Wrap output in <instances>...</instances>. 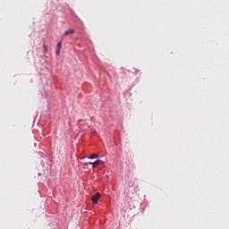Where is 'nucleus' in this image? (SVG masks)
Segmentation results:
<instances>
[{"mask_svg":"<svg viewBox=\"0 0 229 229\" xmlns=\"http://www.w3.org/2000/svg\"><path fill=\"white\" fill-rule=\"evenodd\" d=\"M100 164V160H97L96 162H89V164H87V165H93V168H95V166L99 165Z\"/></svg>","mask_w":229,"mask_h":229,"instance_id":"nucleus-3","label":"nucleus"},{"mask_svg":"<svg viewBox=\"0 0 229 229\" xmlns=\"http://www.w3.org/2000/svg\"><path fill=\"white\" fill-rule=\"evenodd\" d=\"M75 31L73 29H70V30H67L64 33V36H68L69 34H74Z\"/></svg>","mask_w":229,"mask_h":229,"instance_id":"nucleus-4","label":"nucleus"},{"mask_svg":"<svg viewBox=\"0 0 229 229\" xmlns=\"http://www.w3.org/2000/svg\"><path fill=\"white\" fill-rule=\"evenodd\" d=\"M98 157H99V156L96 153L90 154V156H89V159H97Z\"/></svg>","mask_w":229,"mask_h":229,"instance_id":"nucleus-5","label":"nucleus"},{"mask_svg":"<svg viewBox=\"0 0 229 229\" xmlns=\"http://www.w3.org/2000/svg\"><path fill=\"white\" fill-rule=\"evenodd\" d=\"M99 198H101V195L99 191H97V193H95L93 197H91V200L94 202V204H96L97 202H98Z\"/></svg>","mask_w":229,"mask_h":229,"instance_id":"nucleus-1","label":"nucleus"},{"mask_svg":"<svg viewBox=\"0 0 229 229\" xmlns=\"http://www.w3.org/2000/svg\"><path fill=\"white\" fill-rule=\"evenodd\" d=\"M45 52L47 53L48 51V47H47V45H43Z\"/></svg>","mask_w":229,"mask_h":229,"instance_id":"nucleus-6","label":"nucleus"},{"mask_svg":"<svg viewBox=\"0 0 229 229\" xmlns=\"http://www.w3.org/2000/svg\"><path fill=\"white\" fill-rule=\"evenodd\" d=\"M62 47H63V43L58 42L57 45H56V49H55L56 55H60Z\"/></svg>","mask_w":229,"mask_h":229,"instance_id":"nucleus-2","label":"nucleus"}]
</instances>
